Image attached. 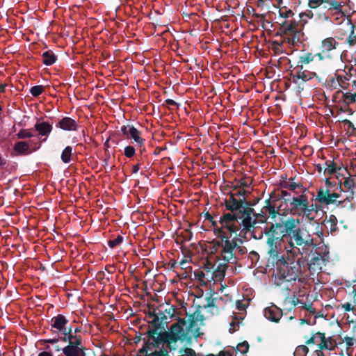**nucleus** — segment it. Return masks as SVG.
I'll return each instance as SVG.
<instances>
[{"label":"nucleus","mask_w":356,"mask_h":356,"mask_svg":"<svg viewBox=\"0 0 356 356\" xmlns=\"http://www.w3.org/2000/svg\"><path fill=\"white\" fill-rule=\"evenodd\" d=\"M297 252H299L298 248L287 250L286 257L277 261L274 271L275 277L293 281L302 275L306 268L305 261Z\"/></svg>","instance_id":"nucleus-1"},{"label":"nucleus","mask_w":356,"mask_h":356,"mask_svg":"<svg viewBox=\"0 0 356 356\" xmlns=\"http://www.w3.org/2000/svg\"><path fill=\"white\" fill-rule=\"evenodd\" d=\"M286 211V214L289 213L293 216L305 217L309 220L316 222L315 218L317 213L322 211V207L316 203L309 204L307 196L302 193L297 197L293 196Z\"/></svg>","instance_id":"nucleus-2"},{"label":"nucleus","mask_w":356,"mask_h":356,"mask_svg":"<svg viewBox=\"0 0 356 356\" xmlns=\"http://www.w3.org/2000/svg\"><path fill=\"white\" fill-rule=\"evenodd\" d=\"M216 224H212L215 225ZM238 230L236 224H225L220 227L213 226V232L216 235L220 238L221 244H218L222 248V254L224 260L229 261L233 259V251L236 247V243L229 240L233 233Z\"/></svg>","instance_id":"nucleus-3"},{"label":"nucleus","mask_w":356,"mask_h":356,"mask_svg":"<svg viewBox=\"0 0 356 356\" xmlns=\"http://www.w3.org/2000/svg\"><path fill=\"white\" fill-rule=\"evenodd\" d=\"M246 200L245 189L238 188L234 192L230 193V197L225 199V209L229 212L223 214L219 222H230L234 221L236 213H238Z\"/></svg>","instance_id":"nucleus-4"},{"label":"nucleus","mask_w":356,"mask_h":356,"mask_svg":"<svg viewBox=\"0 0 356 356\" xmlns=\"http://www.w3.org/2000/svg\"><path fill=\"white\" fill-rule=\"evenodd\" d=\"M199 335L197 322L191 317L187 319H179L172 324L170 327V337L175 341L178 339H190Z\"/></svg>","instance_id":"nucleus-5"},{"label":"nucleus","mask_w":356,"mask_h":356,"mask_svg":"<svg viewBox=\"0 0 356 356\" xmlns=\"http://www.w3.org/2000/svg\"><path fill=\"white\" fill-rule=\"evenodd\" d=\"M326 3L328 2L324 0H309L308 6L310 9L301 13L300 19H303L304 17H307L321 22L328 21L330 17L326 15Z\"/></svg>","instance_id":"nucleus-6"},{"label":"nucleus","mask_w":356,"mask_h":356,"mask_svg":"<svg viewBox=\"0 0 356 356\" xmlns=\"http://www.w3.org/2000/svg\"><path fill=\"white\" fill-rule=\"evenodd\" d=\"M291 76L293 79V83L296 84V90L300 93L305 88V83L312 79L315 76H318L316 72H309L304 70V67L299 64L291 72Z\"/></svg>","instance_id":"nucleus-7"},{"label":"nucleus","mask_w":356,"mask_h":356,"mask_svg":"<svg viewBox=\"0 0 356 356\" xmlns=\"http://www.w3.org/2000/svg\"><path fill=\"white\" fill-rule=\"evenodd\" d=\"M307 345L316 344L319 349L333 350L336 342L330 337L326 338L323 333L317 332L306 341Z\"/></svg>","instance_id":"nucleus-8"},{"label":"nucleus","mask_w":356,"mask_h":356,"mask_svg":"<svg viewBox=\"0 0 356 356\" xmlns=\"http://www.w3.org/2000/svg\"><path fill=\"white\" fill-rule=\"evenodd\" d=\"M260 200V198H256L253 200H245L243 206L238 213H236L237 216L235 220L238 221L241 220V222H251L252 214L254 213V209L255 206Z\"/></svg>","instance_id":"nucleus-9"},{"label":"nucleus","mask_w":356,"mask_h":356,"mask_svg":"<svg viewBox=\"0 0 356 356\" xmlns=\"http://www.w3.org/2000/svg\"><path fill=\"white\" fill-rule=\"evenodd\" d=\"M249 304L248 300H237L236 305L238 312H233L232 320L230 322V332H234L236 327L238 326L239 323L242 321L245 315V309Z\"/></svg>","instance_id":"nucleus-10"},{"label":"nucleus","mask_w":356,"mask_h":356,"mask_svg":"<svg viewBox=\"0 0 356 356\" xmlns=\"http://www.w3.org/2000/svg\"><path fill=\"white\" fill-rule=\"evenodd\" d=\"M274 193H271L270 197L265 201L266 205L264 207L268 217H270L273 220H275L277 215L286 216V211L284 209L283 211L281 209V205H278L277 202H274Z\"/></svg>","instance_id":"nucleus-11"},{"label":"nucleus","mask_w":356,"mask_h":356,"mask_svg":"<svg viewBox=\"0 0 356 356\" xmlns=\"http://www.w3.org/2000/svg\"><path fill=\"white\" fill-rule=\"evenodd\" d=\"M121 131L127 139H133L140 147L144 145L145 140L141 137V131L134 127V125L129 124L123 125L121 127Z\"/></svg>","instance_id":"nucleus-12"},{"label":"nucleus","mask_w":356,"mask_h":356,"mask_svg":"<svg viewBox=\"0 0 356 356\" xmlns=\"http://www.w3.org/2000/svg\"><path fill=\"white\" fill-rule=\"evenodd\" d=\"M289 236H290V243L292 245L293 244L299 246L307 245L312 243V240L309 239L307 234L302 230L293 229V228L289 229Z\"/></svg>","instance_id":"nucleus-13"},{"label":"nucleus","mask_w":356,"mask_h":356,"mask_svg":"<svg viewBox=\"0 0 356 356\" xmlns=\"http://www.w3.org/2000/svg\"><path fill=\"white\" fill-rule=\"evenodd\" d=\"M67 322V320L64 316L58 315L51 318V325L54 332L62 333L65 336H67L69 330H67L65 326Z\"/></svg>","instance_id":"nucleus-14"},{"label":"nucleus","mask_w":356,"mask_h":356,"mask_svg":"<svg viewBox=\"0 0 356 356\" xmlns=\"http://www.w3.org/2000/svg\"><path fill=\"white\" fill-rule=\"evenodd\" d=\"M56 127L64 131H76L78 130L79 124L75 120L66 116L60 119L56 124Z\"/></svg>","instance_id":"nucleus-15"},{"label":"nucleus","mask_w":356,"mask_h":356,"mask_svg":"<svg viewBox=\"0 0 356 356\" xmlns=\"http://www.w3.org/2000/svg\"><path fill=\"white\" fill-rule=\"evenodd\" d=\"M157 343L155 341L152 343H146L145 346L140 350V354L144 355V356H162L163 353L161 348L156 346Z\"/></svg>","instance_id":"nucleus-16"},{"label":"nucleus","mask_w":356,"mask_h":356,"mask_svg":"<svg viewBox=\"0 0 356 356\" xmlns=\"http://www.w3.org/2000/svg\"><path fill=\"white\" fill-rule=\"evenodd\" d=\"M287 225L288 224H271L269 232L275 239L285 237L286 235H289V229L287 228Z\"/></svg>","instance_id":"nucleus-17"},{"label":"nucleus","mask_w":356,"mask_h":356,"mask_svg":"<svg viewBox=\"0 0 356 356\" xmlns=\"http://www.w3.org/2000/svg\"><path fill=\"white\" fill-rule=\"evenodd\" d=\"M282 313L280 309L276 306H271L264 309V316L272 321L277 322L282 317Z\"/></svg>","instance_id":"nucleus-18"},{"label":"nucleus","mask_w":356,"mask_h":356,"mask_svg":"<svg viewBox=\"0 0 356 356\" xmlns=\"http://www.w3.org/2000/svg\"><path fill=\"white\" fill-rule=\"evenodd\" d=\"M338 45L339 42L334 38H327L323 40L321 43L322 53H328L335 49Z\"/></svg>","instance_id":"nucleus-19"},{"label":"nucleus","mask_w":356,"mask_h":356,"mask_svg":"<svg viewBox=\"0 0 356 356\" xmlns=\"http://www.w3.org/2000/svg\"><path fill=\"white\" fill-rule=\"evenodd\" d=\"M29 144L26 141H18L15 143L13 150L17 155H27L31 153Z\"/></svg>","instance_id":"nucleus-20"},{"label":"nucleus","mask_w":356,"mask_h":356,"mask_svg":"<svg viewBox=\"0 0 356 356\" xmlns=\"http://www.w3.org/2000/svg\"><path fill=\"white\" fill-rule=\"evenodd\" d=\"M83 347L74 345H68L63 349L65 356H83Z\"/></svg>","instance_id":"nucleus-21"},{"label":"nucleus","mask_w":356,"mask_h":356,"mask_svg":"<svg viewBox=\"0 0 356 356\" xmlns=\"http://www.w3.org/2000/svg\"><path fill=\"white\" fill-rule=\"evenodd\" d=\"M331 195L330 190L325 189L323 187L319 188L317 191V195L315 197V200L319 202L321 204L327 205V201L324 199H329Z\"/></svg>","instance_id":"nucleus-22"},{"label":"nucleus","mask_w":356,"mask_h":356,"mask_svg":"<svg viewBox=\"0 0 356 356\" xmlns=\"http://www.w3.org/2000/svg\"><path fill=\"white\" fill-rule=\"evenodd\" d=\"M35 129L38 134L42 136H48L52 131V126L47 122H37L35 124Z\"/></svg>","instance_id":"nucleus-23"},{"label":"nucleus","mask_w":356,"mask_h":356,"mask_svg":"<svg viewBox=\"0 0 356 356\" xmlns=\"http://www.w3.org/2000/svg\"><path fill=\"white\" fill-rule=\"evenodd\" d=\"M42 63L47 66L51 65L57 60V56L51 50H47L42 53Z\"/></svg>","instance_id":"nucleus-24"},{"label":"nucleus","mask_w":356,"mask_h":356,"mask_svg":"<svg viewBox=\"0 0 356 356\" xmlns=\"http://www.w3.org/2000/svg\"><path fill=\"white\" fill-rule=\"evenodd\" d=\"M274 193V202H279L280 200H282L283 202L289 205V204L291 202L293 196H291V193L287 192L286 191L282 190L280 191V193L276 195L275 192Z\"/></svg>","instance_id":"nucleus-25"},{"label":"nucleus","mask_w":356,"mask_h":356,"mask_svg":"<svg viewBox=\"0 0 356 356\" xmlns=\"http://www.w3.org/2000/svg\"><path fill=\"white\" fill-rule=\"evenodd\" d=\"M326 168L324 170V174L327 175H333L337 170H340L341 168L337 167V163L334 161L327 160L325 162Z\"/></svg>","instance_id":"nucleus-26"},{"label":"nucleus","mask_w":356,"mask_h":356,"mask_svg":"<svg viewBox=\"0 0 356 356\" xmlns=\"http://www.w3.org/2000/svg\"><path fill=\"white\" fill-rule=\"evenodd\" d=\"M254 216V220H251V222H268L267 218L268 216L264 211V207L261 209L260 213H255L252 214V216Z\"/></svg>","instance_id":"nucleus-27"},{"label":"nucleus","mask_w":356,"mask_h":356,"mask_svg":"<svg viewBox=\"0 0 356 356\" xmlns=\"http://www.w3.org/2000/svg\"><path fill=\"white\" fill-rule=\"evenodd\" d=\"M71 329L69 330L68 332H67V339H68V341H69V344L68 345H74V346H82V343H81V339L80 337H78V336H74L71 334ZM67 340V338H66V336L64 337V341H66Z\"/></svg>","instance_id":"nucleus-28"},{"label":"nucleus","mask_w":356,"mask_h":356,"mask_svg":"<svg viewBox=\"0 0 356 356\" xmlns=\"http://www.w3.org/2000/svg\"><path fill=\"white\" fill-rule=\"evenodd\" d=\"M343 98L346 103L348 104L355 102L356 99V87H353V89L349 92L343 94Z\"/></svg>","instance_id":"nucleus-29"},{"label":"nucleus","mask_w":356,"mask_h":356,"mask_svg":"<svg viewBox=\"0 0 356 356\" xmlns=\"http://www.w3.org/2000/svg\"><path fill=\"white\" fill-rule=\"evenodd\" d=\"M315 57L316 55H314L312 53H305L300 56L298 64L302 66L303 65L309 64L314 60Z\"/></svg>","instance_id":"nucleus-30"},{"label":"nucleus","mask_w":356,"mask_h":356,"mask_svg":"<svg viewBox=\"0 0 356 356\" xmlns=\"http://www.w3.org/2000/svg\"><path fill=\"white\" fill-rule=\"evenodd\" d=\"M338 76H339V74H335L334 76H330L326 81V86L329 89L334 90V89H337L338 87H339L340 82H339Z\"/></svg>","instance_id":"nucleus-31"},{"label":"nucleus","mask_w":356,"mask_h":356,"mask_svg":"<svg viewBox=\"0 0 356 356\" xmlns=\"http://www.w3.org/2000/svg\"><path fill=\"white\" fill-rule=\"evenodd\" d=\"M72 154V147L67 146L62 152L60 158L63 163H68L71 161V156Z\"/></svg>","instance_id":"nucleus-32"},{"label":"nucleus","mask_w":356,"mask_h":356,"mask_svg":"<svg viewBox=\"0 0 356 356\" xmlns=\"http://www.w3.org/2000/svg\"><path fill=\"white\" fill-rule=\"evenodd\" d=\"M235 181L238 182L239 188L245 189L249 188L252 183V179L247 177L245 175L241 179L238 180L235 179Z\"/></svg>","instance_id":"nucleus-33"},{"label":"nucleus","mask_w":356,"mask_h":356,"mask_svg":"<svg viewBox=\"0 0 356 356\" xmlns=\"http://www.w3.org/2000/svg\"><path fill=\"white\" fill-rule=\"evenodd\" d=\"M282 27L284 29V33H294L296 32V27L293 23L288 24L287 22H284L282 24Z\"/></svg>","instance_id":"nucleus-34"},{"label":"nucleus","mask_w":356,"mask_h":356,"mask_svg":"<svg viewBox=\"0 0 356 356\" xmlns=\"http://www.w3.org/2000/svg\"><path fill=\"white\" fill-rule=\"evenodd\" d=\"M308 351L309 349L306 346H298L294 351V356H306Z\"/></svg>","instance_id":"nucleus-35"},{"label":"nucleus","mask_w":356,"mask_h":356,"mask_svg":"<svg viewBox=\"0 0 356 356\" xmlns=\"http://www.w3.org/2000/svg\"><path fill=\"white\" fill-rule=\"evenodd\" d=\"M350 28H351L350 35L348 37L347 42L349 44V45L353 46L356 44V35H355V31H354L355 26L353 24L350 23Z\"/></svg>","instance_id":"nucleus-36"},{"label":"nucleus","mask_w":356,"mask_h":356,"mask_svg":"<svg viewBox=\"0 0 356 356\" xmlns=\"http://www.w3.org/2000/svg\"><path fill=\"white\" fill-rule=\"evenodd\" d=\"M17 138L25 139L29 138L33 136V134L28 129H21L17 134Z\"/></svg>","instance_id":"nucleus-37"},{"label":"nucleus","mask_w":356,"mask_h":356,"mask_svg":"<svg viewBox=\"0 0 356 356\" xmlns=\"http://www.w3.org/2000/svg\"><path fill=\"white\" fill-rule=\"evenodd\" d=\"M44 91V87L41 85L34 86L30 90V93L33 97H38Z\"/></svg>","instance_id":"nucleus-38"},{"label":"nucleus","mask_w":356,"mask_h":356,"mask_svg":"<svg viewBox=\"0 0 356 356\" xmlns=\"http://www.w3.org/2000/svg\"><path fill=\"white\" fill-rule=\"evenodd\" d=\"M339 82V87H341L343 89H347L348 86L349 85L348 81L350 80V78L347 76H338Z\"/></svg>","instance_id":"nucleus-39"},{"label":"nucleus","mask_w":356,"mask_h":356,"mask_svg":"<svg viewBox=\"0 0 356 356\" xmlns=\"http://www.w3.org/2000/svg\"><path fill=\"white\" fill-rule=\"evenodd\" d=\"M136 149L133 146L128 145L124 147V154L127 158H131L134 156Z\"/></svg>","instance_id":"nucleus-40"},{"label":"nucleus","mask_w":356,"mask_h":356,"mask_svg":"<svg viewBox=\"0 0 356 356\" xmlns=\"http://www.w3.org/2000/svg\"><path fill=\"white\" fill-rule=\"evenodd\" d=\"M282 44L283 42H279L277 40H274L272 42V49L275 54H280L282 52L280 47L282 45Z\"/></svg>","instance_id":"nucleus-41"},{"label":"nucleus","mask_w":356,"mask_h":356,"mask_svg":"<svg viewBox=\"0 0 356 356\" xmlns=\"http://www.w3.org/2000/svg\"><path fill=\"white\" fill-rule=\"evenodd\" d=\"M123 241V238L121 236H118L116 238L113 240H110L108 242V244L110 248H113L118 245L120 244Z\"/></svg>","instance_id":"nucleus-42"},{"label":"nucleus","mask_w":356,"mask_h":356,"mask_svg":"<svg viewBox=\"0 0 356 356\" xmlns=\"http://www.w3.org/2000/svg\"><path fill=\"white\" fill-rule=\"evenodd\" d=\"M343 342L346 343L347 350H348L354 345L355 339L352 337H346L343 339Z\"/></svg>","instance_id":"nucleus-43"},{"label":"nucleus","mask_w":356,"mask_h":356,"mask_svg":"<svg viewBox=\"0 0 356 356\" xmlns=\"http://www.w3.org/2000/svg\"><path fill=\"white\" fill-rule=\"evenodd\" d=\"M237 348L241 353H245L248 350L249 345L247 342H243L238 344Z\"/></svg>","instance_id":"nucleus-44"},{"label":"nucleus","mask_w":356,"mask_h":356,"mask_svg":"<svg viewBox=\"0 0 356 356\" xmlns=\"http://www.w3.org/2000/svg\"><path fill=\"white\" fill-rule=\"evenodd\" d=\"M221 191L224 195H226L227 197H230V193H232L233 191L231 190L229 184H227L224 186H221Z\"/></svg>","instance_id":"nucleus-45"},{"label":"nucleus","mask_w":356,"mask_h":356,"mask_svg":"<svg viewBox=\"0 0 356 356\" xmlns=\"http://www.w3.org/2000/svg\"><path fill=\"white\" fill-rule=\"evenodd\" d=\"M179 353H184L185 356H196L195 351L191 348L181 349Z\"/></svg>","instance_id":"nucleus-46"},{"label":"nucleus","mask_w":356,"mask_h":356,"mask_svg":"<svg viewBox=\"0 0 356 356\" xmlns=\"http://www.w3.org/2000/svg\"><path fill=\"white\" fill-rule=\"evenodd\" d=\"M344 186L350 190L352 189L355 185L354 180L350 178L346 179L343 182Z\"/></svg>","instance_id":"nucleus-47"},{"label":"nucleus","mask_w":356,"mask_h":356,"mask_svg":"<svg viewBox=\"0 0 356 356\" xmlns=\"http://www.w3.org/2000/svg\"><path fill=\"white\" fill-rule=\"evenodd\" d=\"M293 15V13L291 10H285V11H283L281 10H280V16L284 19L289 18V17L292 16Z\"/></svg>","instance_id":"nucleus-48"},{"label":"nucleus","mask_w":356,"mask_h":356,"mask_svg":"<svg viewBox=\"0 0 356 356\" xmlns=\"http://www.w3.org/2000/svg\"><path fill=\"white\" fill-rule=\"evenodd\" d=\"M289 302L293 305V306H297L300 304L302 305L303 303L297 298L295 296H293V297L290 298L289 299Z\"/></svg>","instance_id":"nucleus-49"},{"label":"nucleus","mask_w":356,"mask_h":356,"mask_svg":"<svg viewBox=\"0 0 356 356\" xmlns=\"http://www.w3.org/2000/svg\"><path fill=\"white\" fill-rule=\"evenodd\" d=\"M352 76H355L356 77V69L354 68L353 67H351L350 69H349V78L352 77ZM352 83H353V87H356V80H353L352 81Z\"/></svg>","instance_id":"nucleus-50"},{"label":"nucleus","mask_w":356,"mask_h":356,"mask_svg":"<svg viewBox=\"0 0 356 356\" xmlns=\"http://www.w3.org/2000/svg\"><path fill=\"white\" fill-rule=\"evenodd\" d=\"M327 2L330 3V8H332L334 10H339L341 6V4L335 0H330V2Z\"/></svg>","instance_id":"nucleus-51"},{"label":"nucleus","mask_w":356,"mask_h":356,"mask_svg":"<svg viewBox=\"0 0 356 356\" xmlns=\"http://www.w3.org/2000/svg\"><path fill=\"white\" fill-rule=\"evenodd\" d=\"M302 185L301 184H297L295 182H292L289 184V191H295L297 188H301Z\"/></svg>","instance_id":"nucleus-52"},{"label":"nucleus","mask_w":356,"mask_h":356,"mask_svg":"<svg viewBox=\"0 0 356 356\" xmlns=\"http://www.w3.org/2000/svg\"><path fill=\"white\" fill-rule=\"evenodd\" d=\"M324 200L327 201V205L336 204L337 202L341 203V201H338L336 199H333V197H332L331 195L329 199H324Z\"/></svg>","instance_id":"nucleus-53"},{"label":"nucleus","mask_w":356,"mask_h":356,"mask_svg":"<svg viewBox=\"0 0 356 356\" xmlns=\"http://www.w3.org/2000/svg\"><path fill=\"white\" fill-rule=\"evenodd\" d=\"M165 102L166 105L170 106H176L177 104L175 101H174L173 99H167L165 101Z\"/></svg>","instance_id":"nucleus-54"},{"label":"nucleus","mask_w":356,"mask_h":356,"mask_svg":"<svg viewBox=\"0 0 356 356\" xmlns=\"http://www.w3.org/2000/svg\"><path fill=\"white\" fill-rule=\"evenodd\" d=\"M204 216L207 220H209L210 221V222H216V221H214L213 220V216H211V214L209 212L205 213Z\"/></svg>","instance_id":"nucleus-55"},{"label":"nucleus","mask_w":356,"mask_h":356,"mask_svg":"<svg viewBox=\"0 0 356 356\" xmlns=\"http://www.w3.org/2000/svg\"><path fill=\"white\" fill-rule=\"evenodd\" d=\"M109 159H110V154L109 153L108 154H106V157L105 159H104V167H106V166H108V161H109Z\"/></svg>","instance_id":"nucleus-56"},{"label":"nucleus","mask_w":356,"mask_h":356,"mask_svg":"<svg viewBox=\"0 0 356 356\" xmlns=\"http://www.w3.org/2000/svg\"><path fill=\"white\" fill-rule=\"evenodd\" d=\"M140 169V164L137 163L136 165H134L132 166V173L136 174L138 172Z\"/></svg>","instance_id":"nucleus-57"},{"label":"nucleus","mask_w":356,"mask_h":356,"mask_svg":"<svg viewBox=\"0 0 356 356\" xmlns=\"http://www.w3.org/2000/svg\"><path fill=\"white\" fill-rule=\"evenodd\" d=\"M282 222H287V223H289V222H300V220L299 219H293V218H288L287 220H282Z\"/></svg>","instance_id":"nucleus-58"},{"label":"nucleus","mask_w":356,"mask_h":356,"mask_svg":"<svg viewBox=\"0 0 356 356\" xmlns=\"http://www.w3.org/2000/svg\"><path fill=\"white\" fill-rule=\"evenodd\" d=\"M342 307L346 310V311H350L352 309V307H351V304L350 303H346V304H343L342 305Z\"/></svg>","instance_id":"nucleus-59"},{"label":"nucleus","mask_w":356,"mask_h":356,"mask_svg":"<svg viewBox=\"0 0 356 356\" xmlns=\"http://www.w3.org/2000/svg\"><path fill=\"white\" fill-rule=\"evenodd\" d=\"M291 183H289L288 181H283L281 183V187L283 188H286L288 190H289V184Z\"/></svg>","instance_id":"nucleus-60"},{"label":"nucleus","mask_w":356,"mask_h":356,"mask_svg":"<svg viewBox=\"0 0 356 356\" xmlns=\"http://www.w3.org/2000/svg\"><path fill=\"white\" fill-rule=\"evenodd\" d=\"M229 186L233 192H234L238 188H239V185L238 184V183L236 184H229Z\"/></svg>","instance_id":"nucleus-61"},{"label":"nucleus","mask_w":356,"mask_h":356,"mask_svg":"<svg viewBox=\"0 0 356 356\" xmlns=\"http://www.w3.org/2000/svg\"><path fill=\"white\" fill-rule=\"evenodd\" d=\"M315 168H316V170H317V172L318 173H321L322 170H323V167L321 166V164H316L315 165Z\"/></svg>","instance_id":"nucleus-62"},{"label":"nucleus","mask_w":356,"mask_h":356,"mask_svg":"<svg viewBox=\"0 0 356 356\" xmlns=\"http://www.w3.org/2000/svg\"><path fill=\"white\" fill-rule=\"evenodd\" d=\"M207 356H231V355L229 353L222 352V353H219L218 355H209Z\"/></svg>","instance_id":"nucleus-63"},{"label":"nucleus","mask_w":356,"mask_h":356,"mask_svg":"<svg viewBox=\"0 0 356 356\" xmlns=\"http://www.w3.org/2000/svg\"><path fill=\"white\" fill-rule=\"evenodd\" d=\"M38 356H52V355L48 352L44 351L40 353Z\"/></svg>","instance_id":"nucleus-64"}]
</instances>
